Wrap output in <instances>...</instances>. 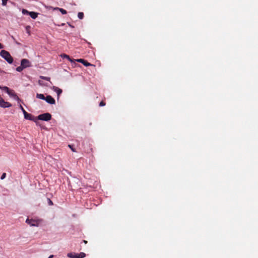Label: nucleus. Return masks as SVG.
<instances>
[{
	"mask_svg": "<svg viewBox=\"0 0 258 258\" xmlns=\"http://www.w3.org/2000/svg\"><path fill=\"white\" fill-rule=\"evenodd\" d=\"M1 56L3 57L8 63H12L13 61V58L10 53L5 50H2L0 52Z\"/></svg>",
	"mask_w": 258,
	"mask_h": 258,
	"instance_id": "1",
	"label": "nucleus"
},
{
	"mask_svg": "<svg viewBox=\"0 0 258 258\" xmlns=\"http://www.w3.org/2000/svg\"><path fill=\"white\" fill-rule=\"evenodd\" d=\"M43 221L42 219H27L26 222L29 224L31 226H36L38 227Z\"/></svg>",
	"mask_w": 258,
	"mask_h": 258,
	"instance_id": "2",
	"label": "nucleus"
},
{
	"mask_svg": "<svg viewBox=\"0 0 258 258\" xmlns=\"http://www.w3.org/2000/svg\"><path fill=\"white\" fill-rule=\"evenodd\" d=\"M37 118V120H41L44 121H48L50 120L51 118V115L49 113H45L43 114H40L38 115Z\"/></svg>",
	"mask_w": 258,
	"mask_h": 258,
	"instance_id": "3",
	"label": "nucleus"
},
{
	"mask_svg": "<svg viewBox=\"0 0 258 258\" xmlns=\"http://www.w3.org/2000/svg\"><path fill=\"white\" fill-rule=\"evenodd\" d=\"M67 256L70 258H84L86 256L84 252H80V253H68Z\"/></svg>",
	"mask_w": 258,
	"mask_h": 258,
	"instance_id": "4",
	"label": "nucleus"
},
{
	"mask_svg": "<svg viewBox=\"0 0 258 258\" xmlns=\"http://www.w3.org/2000/svg\"><path fill=\"white\" fill-rule=\"evenodd\" d=\"M24 118L26 119L32 120L35 122H37V118L33 116L32 114L28 113L27 112H24Z\"/></svg>",
	"mask_w": 258,
	"mask_h": 258,
	"instance_id": "5",
	"label": "nucleus"
},
{
	"mask_svg": "<svg viewBox=\"0 0 258 258\" xmlns=\"http://www.w3.org/2000/svg\"><path fill=\"white\" fill-rule=\"evenodd\" d=\"M0 106L4 108L10 107L12 106V104L8 102L5 101V100L0 96Z\"/></svg>",
	"mask_w": 258,
	"mask_h": 258,
	"instance_id": "6",
	"label": "nucleus"
},
{
	"mask_svg": "<svg viewBox=\"0 0 258 258\" xmlns=\"http://www.w3.org/2000/svg\"><path fill=\"white\" fill-rule=\"evenodd\" d=\"M21 66L25 69L31 66L30 61L27 59H22L21 61Z\"/></svg>",
	"mask_w": 258,
	"mask_h": 258,
	"instance_id": "7",
	"label": "nucleus"
},
{
	"mask_svg": "<svg viewBox=\"0 0 258 258\" xmlns=\"http://www.w3.org/2000/svg\"><path fill=\"white\" fill-rule=\"evenodd\" d=\"M45 100L48 103L50 104H54L55 103V101L54 99L51 97L50 95H47Z\"/></svg>",
	"mask_w": 258,
	"mask_h": 258,
	"instance_id": "8",
	"label": "nucleus"
},
{
	"mask_svg": "<svg viewBox=\"0 0 258 258\" xmlns=\"http://www.w3.org/2000/svg\"><path fill=\"white\" fill-rule=\"evenodd\" d=\"M75 60L78 61V62H81L85 66H86V67L92 66V64H91L90 63L88 62L87 61H86V60H84L83 59L80 58V59H76Z\"/></svg>",
	"mask_w": 258,
	"mask_h": 258,
	"instance_id": "9",
	"label": "nucleus"
},
{
	"mask_svg": "<svg viewBox=\"0 0 258 258\" xmlns=\"http://www.w3.org/2000/svg\"><path fill=\"white\" fill-rule=\"evenodd\" d=\"M52 90L56 92L57 94V96H58V98L59 97V96L62 93V90L57 87H55V86H53L52 87Z\"/></svg>",
	"mask_w": 258,
	"mask_h": 258,
	"instance_id": "10",
	"label": "nucleus"
},
{
	"mask_svg": "<svg viewBox=\"0 0 258 258\" xmlns=\"http://www.w3.org/2000/svg\"><path fill=\"white\" fill-rule=\"evenodd\" d=\"M11 92H10V94H9L10 96L13 97L16 100H19V98L18 96L16 95L15 92L14 91V90H11Z\"/></svg>",
	"mask_w": 258,
	"mask_h": 258,
	"instance_id": "11",
	"label": "nucleus"
},
{
	"mask_svg": "<svg viewBox=\"0 0 258 258\" xmlns=\"http://www.w3.org/2000/svg\"><path fill=\"white\" fill-rule=\"evenodd\" d=\"M29 15L33 19H36L38 16V13L34 12H30Z\"/></svg>",
	"mask_w": 258,
	"mask_h": 258,
	"instance_id": "12",
	"label": "nucleus"
},
{
	"mask_svg": "<svg viewBox=\"0 0 258 258\" xmlns=\"http://www.w3.org/2000/svg\"><path fill=\"white\" fill-rule=\"evenodd\" d=\"M53 10H58L61 12V13L62 14H63V15L66 14L67 13V11L62 8H59L56 7V8H53Z\"/></svg>",
	"mask_w": 258,
	"mask_h": 258,
	"instance_id": "13",
	"label": "nucleus"
},
{
	"mask_svg": "<svg viewBox=\"0 0 258 258\" xmlns=\"http://www.w3.org/2000/svg\"><path fill=\"white\" fill-rule=\"evenodd\" d=\"M60 56L62 58H65L68 59L71 62L74 61V60L70 57V56L66 54H61Z\"/></svg>",
	"mask_w": 258,
	"mask_h": 258,
	"instance_id": "14",
	"label": "nucleus"
},
{
	"mask_svg": "<svg viewBox=\"0 0 258 258\" xmlns=\"http://www.w3.org/2000/svg\"><path fill=\"white\" fill-rule=\"evenodd\" d=\"M36 97L37 98L42 100H45L46 98L43 94L38 93L37 94Z\"/></svg>",
	"mask_w": 258,
	"mask_h": 258,
	"instance_id": "15",
	"label": "nucleus"
},
{
	"mask_svg": "<svg viewBox=\"0 0 258 258\" xmlns=\"http://www.w3.org/2000/svg\"><path fill=\"white\" fill-rule=\"evenodd\" d=\"M3 89L8 94H10V92H11V90H10L8 87H4L3 88Z\"/></svg>",
	"mask_w": 258,
	"mask_h": 258,
	"instance_id": "16",
	"label": "nucleus"
},
{
	"mask_svg": "<svg viewBox=\"0 0 258 258\" xmlns=\"http://www.w3.org/2000/svg\"><path fill=\"white\" fill-rule=\"evenodd\" d=\"M78 17L80 19H83L84 18V13L83 12H79Z\"/></svg>",
	"mask_w": 258,
	"mask_h": 258,
	"instance_id": "17",
	"label": "nucleus"
},
{
	"mask_svg": "<svg viewBox=\"0 0 258 258\" xmlns=\"http://www.w3.org/2000/svg\"><path fill=\"white\" fill-rule=\"evenodd\" d=\"M25 68H23V67L22 66H20L18 67L16 69V70L19 72H21V71H23V69H24Z\"/></svg>",
	"mask_w": 258,
	"mask_h": 258,
	"instance_id": "18",
	"label": "nucleus"
},
{
	"mask_svg": "<svg viewBox=\"0 0 258 258\" xmlns=\"http://www.w3.org/2000/svg\"><path fill=\"white\" fill-rule=\"evenodd\" d=\"M42 79L45 80L47 81H50V78L47 77L41 76L40 77Z\"/></svg>",
	"mask_w": 258,
	"mask_h": 258,
	"instance_id": "19",
	"label": "nucleus"
},
{
	"mask_svg": "<svg viewBox=\"0 0 258 258\" xmlns=\"http://www.w3.org/2000/svg\"><path fill=\"white\" fill-rule=\"evenodd\" d=\"M22 14H24V15H29V13H30V12H29L28 11H27V10L26 9H23L22 10Z\"/></svg>",
	"mask_w": 258,
	"mask_h": 258,
	"instance_id": "20",
	"label": "nucleus"
},
{
	"mask_svg": "<svg viewBox=\"0 0 258 258\" xmlns=\"http://www.w3.org/2000/svg\"><path fill=\"white\" fill-rule=\"evenodd\" d=\"M8 0H2V5L5 6L7 5Z\"/></svg>",
	"mask_w": 258,
	"mask_h": 258,
	"instance_id": "21",
	"label": "nucleus"
},
{
	"mask_svg": "<svg viewBox=\"0 0 258 258\" xmlns=\"http://www.w3.org/2000/svg\"><path fill=\"white\" fill-rule=\"evenodd\" d=\"M69 147L73 152H76L75 149L73 147V145H69Z\"/></svg>",
	"mask_w": 258,
	"mask_h": 258,
	"instance_id": "22",
	"label": "nucleus"
},
{
	"mask_svg": "<svg viewBox=\"0 0 258 258\" xmlns=\"http://www.w3.org/2000/svg\"><path fill=\"white\" fill-rule=\"evenodd\" d=\"M105 105V103L103 101H101L99 103V106H100V107L104 106Z\"/></svg>",
	"mask_w": 258,
	"mask_h": 258,
	"instance_id": "23",
	"label": "nucleus"
},
{
	"mask_svg": "<svg viewBox=\"0 0 258 258\" xmlns=\"http://www.w3.org/2000/svg\"><path fill=\"white\" fill-rule=\"evenodd\" d=\"M6 173H3V174L1 176V179H4V178H6Z\"/></svg>",
	"mask_w": 258,
	"mask_h": 258,
	"instance_id": "24",
	"label": "nucleus"
},
{
	"mask_svg": "<svg viewBox=\"0 0 258 258\" xmlns=\"http://www.w3.org/2000/svg\"><path fill=\"white\" fill-rule=\"evenodd\" d=\"M48 204L50 206L53 205V202L49 199H48Z\"/></svg>",
	"mask_w": 258,
	"mask_h": 258,
	"instance_id": "25",
	"label": "nucleus"
},
{
	"mask_svg": "<svg viewBox=\"0 0 258 258\" xmlns=\"http://www.w3.org/2000/svg\"><path fill=\"white\" fill-rule=\"evenodd\" d=\"M20 107H21L23 113L24 114V112H26V110L24 109V108L21 105L20 106Z\"/></svg>",
	"mask_w": 258,
	"mask_h": 258,
	"instance_id": "26",
	"label": "nucleus"
},
{
	"mask_svg": "<svg viewBox=\"0 0 258 258\" xmlns=\"http://www.w3.org/2000/svg\"><path fill=\"white\" fill-rule=\"evenodd\" d=\"M3 45L0 43V49L3 48Z\"/></svg>",
	"mask_w": 258,
	"mask_h": 258,
	"instance_id": "27",
	"label": "nucleus"
},
{
	"mask_svg": "<svg viewBox=\"0 0 258 258\" xmlns=\"http://www.w3.org/2000/svg\"><path fill=\"white\" fill-rule=\"evenodd\" d=\"M53 257V255H50L48 258H52Z\"/></svg>",
	"mask_w": 258,
	"mask_h": 258,
	"instance_id": "28",
	"label": "nucleus"
},
{
	"mask_svg": "<svg viewBox=\"0 0 258 258\" xmlns=\"http://www.w3.org/2000/svg\"><path fill=\"white\" fill-rule=\"evenodd\" d=\"M87 242V241L84 240V243H86Z\"/></svg>",
	"mask_w": 258,
	"mask_h": 258,
	"instance_id": "29",
	"label": "nucleus"
}]
</instances>
